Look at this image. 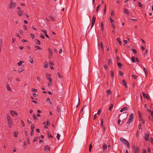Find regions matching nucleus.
<instances>
[{
  "mask_svg": "<svg viewBox=\"0 0 153 153\" xmlns=\"http://www.w3.org/2000/svg\"><path fill=\"white\" fill-rule=\"evenodd\" d=\"M42 31L44 33L45 36L48 38V35L47 34V31L46 30H42Z\"/></svg>",
  "mask_w": 153,
  "mask_h": 153,
  "instance_id": "nucleus-30",
  "label": "nucleus"
},
{
  "mask_svg": "<svg viewBox=\"0 0 153 153\" xmlns=\"http://www.w3.org/2000/svg\"><path fill=\"white\" fill-rule=\"evenodd\" d=\"M33 94V95L34 97H36L37 96V94H36V93H33V94Z\"/></svg>",
  "mask_w": 153,
  "mask_h": 153,
  "instance_id": "nucleus-62",
  "label": "nucleus"
},
{
  "mask_svg": "<svg viewBox=\"0 0 153 153\" xmlns=\"http://www.w3.org/2000/svg\"><path fill=\"white\" fill-rule=\"evenodd\" d=\"M138 4L139 6L140 7H142V4H141V3L139 1H138Z\"/></svg>",
  "mask_w": 153,
  "mask_h": 153,
  "instance_id": "nucleus-50",
  "label": "nucleus"
},
{
  "mask_svg": "<svg viewBox=\"0 0 153 153\" xmlns=\"http://www.w3.org/2000/svg\"><path fill=\"white\" fill-rule=\"evenodd\" d=\"M48 66V62H47L46 61H45V65L44 66V67L45 68H47Z\"/></svg>",
  "mask_w": 153,
  "mask_h": 153,
  "instance_id": "nucleus-41",
  "label": "nucleus"
},
{
  "mask_svg": "<svg viewBox=\"0 0 153 153\" xmlns=\"http://www.w3.org/2000/svg\"><path fill=\"white\" fill-rule=\"evenodd\" d=\"M132 77L134 79H136L137 78V76L136 75H132Z\"/></svg>",
  "mask_w": 153,
  "mask_h": 153,
  "instance_id": "nucleus-53",
  "label": "nucleus"
},
{
  "mask_svg": "<svg viewBox=\"0 0 153 153\" xmlns=\"http://www.w3.org/2000/svg\"><path fill=\"white\" fill-rule=\"evenodd\" d=\"M143 69L144 71V73H145L146 76V77H147L148 74L147 69H146V68L145 67H144L143 68Z\"/></svg>",
  "mask_w": 153,
  "mask_h": 153,
  "instance_id": "nucleus-15",
  "label": "nucleus"
},
{
  "mask_svg": "<svg viewBox=\"0 0 153 153\" xmlns=\"http://www.w3.org/2000/svg\"><path fill=\"white\" fill-rule=\"evenodd\" d=\"M40 36L42 39H44L45 38L44 36L42 34H41Z\"/></svg>",
  "mask_w": 153,
  "mask_h": 153,
  "instance_id": "nucleus-60",
  "label": "nucleus"
},
{
  "mask_svg": "<svg viewBox=\"0 0 153 153\" xmlns=\"http://www.w3.org/2000/svg\"><path fill=\"white\" fill-rule=\"evenodd\" d=\"M119 74H120V76H122V75H123V72H122L121 71H119Z\"/></svg>",
  "mask_w": 153,
  "mask_h": 153,
  "instance_id": "nucleus-56",
  "label": "nucleus"
},
{
  "mask_svg": "<svg viewBox=\"0 0 153 153\" xmlns=\"http://www.w3.org/2000/svg\"><path fill=\"white\" fill-rule=\"evenodd\" d=\"M16 39L14 38H13V40H12V42L13 43H14L15 42H16Z\"/></svg>",
  "mask_w": 153,
  "mask_h": 153,
  "instance_id": "nucleus-63",
  "label": "nucleus"
},
{
  "mask_svg": "<svg viewBox=\"0 0 153 153\" xmlns=\"http://www.w3.org/2000/svg\"><path fill=\"white\" fill-rule=\"evenodd\" d=\"M108 65H110L111 63V59H109L108 61Z\"/></svg>",
  "mask_w": 153,
  "mask_h": 153,
  "instance_id": "nucleus-35",
  "label": "nucleus"
},
{
  "mask_svg": "<svg viewBox=\"0 0 153 153\" xmlns=\"http://www.w3.org/2000/svg\"><path fill=\"white\" fill-rule=\"evenodd\" d=\"M113 107V105L112 104H111L109 106V110L111 111Z\"/></svg>",
  "mask_w": 153,
  "mask_h": 153,
  "instance_id": "nucleus-34",
  "label": "nucleus"
},
{
  "mask_svg": "<svg viewBox=\"0 0 153 153\" xmlns=\"http://www.w3.org/2000/svg\"><path fill=\"white\" fill-rule=\"evenodd\" d=\"M50 19L52 21H54L55 20V18L51 15L49 16Z\"/></svg>",
  "mask_w": 153,
  "mask_h": 153,
  "instance_id": "nucleus-22",
  "label": "nucleus"
},
{
  "mask_svg": "<svg viewBox=\"0 0 153 153\" xmlns=\"http://www.w3.org/2000/svg\"><path fill=\"white\" fill-rule=\"evenodd\" d=\"M131 60L134 63L135 62V58L134 56H132L131 58Z\"/></svg>",
  "mask_w": 153,
  "mask_h": 153,
  "instance_id": "nucleus-31",
  "label": "nucleus"
},
{
  "mask_svg": "<svg viewBox=\"0 0 153 153\" xmlns=\"http://www.w3.org/2000/svg\"><path fill=\"white\" fill-rule=\"evenodd\" d=\"M37 139H38L37 137H35L34 138V139L33 140V142H34L36 141L37 140Z\"/></svg>",
  "mask_w": 153,
  "mask_h": 153,
  "instance_id": "nucleus-52",
  "label": "nucleus"
},
{
  "mask_svg": "<svg viewBox=\"0 0 153 153\" xmlns=\"http://www.w3.org/2000/svg\"><path fill=\"white\" fill-rule=\"evenodd\" d=\"M122 83L125 86V87L126 88H128V86H127V84L126 81L124 79H123V81H122Z\"/></svg>",
  "mask_w": 153,
  "mask_h": 153,
  "instance_id": "nucleus-13",
  "label": "nucleus"
},
{
  "mask_svg": "<svg viewBox=\"0 0 153 153\" xmlns=\"http://www.w3.org/2000/svg\"><path fill=\"white\" fill-rule=\"evenodd\" d=\"M101 27L102 30V31L103 30L104 27H103V25L102 22L101 23Z\"/></svg>",
  "mask_w": 153,
  "mask_h": 153,
  "instance_id": "nucleus-42",
  "label": "nucleus"
},
{
  "mask_svg": "<svg viewBox=\"0 0 153 153\" xmlns=\"http://www.w3.org/2000/svg\"><path fill=\"white\" fill-rule=\"evenodd\" d=\"M100 5H101V4H99L98 5V6H97V7L96 10V12H97L98 10L99 7L100 6Z\"/></svg>",
  "mask_w": 153,
  "mask_h": 153,
  "instance_id": "nucleus-45",
  "label": "nucleus"
},
{
  "mask_svg": "<svg viewBox=\"0 0 153 153\" xmlns=\"http://www.w3.org/2000/svg\"><path fill=\"white\" fill-rule=\"evenodd\" d=\"M10 114L11 115L13 116H14L15 114L16 115H18L17 113L13 111H10Z\"/></svg>",
  "mask_w": 153,
  "mask_h": 153,
  "instance_id": "nucleus-12",
  "label": "nucleus"
},
{
  "mask_svg": "<svg viewBox=\"0 0 153 153\" xmlns=\"http://www.w3.org/2000/svg\"><path fill=\"white\" fill-rule=\"evenodd\" d=\"M48 86L51 85L52 84V79L51 78H48Z\"/></svg>",
  "mask_w": 153,
  "mask_h": 153,
  "instance_id": "nucleus-14",
  "label": "nucleus"
},
{
  "mask_svg": "<svg viewBox=\"0 0 153 153\" xmlns=\"http://www.w3.org/2000/svg\"><path fill=\"white\" fill-rule=\"evenodd\" d=\"M101 110L100 109H99L98 111V112H97V114L98 115H99L100 114V113H101Z\"/></svg>",
  "mask_w": 153,
  "mask_h": 153,
  "instance_id": "nucleus-57",
  "label": "nucleus"
},
{
  "mask_svg": "<svg viewBox=\"0 0 153 153\" xmlns=\"http://www.w3.org/2000/svg\"><path fill=\"white\" fill-rule=\"evenodd\" d=\"M106 4H105V7L104 10V14H105L106 13Z\"/></svg>",
  "mask_w": 153,
  "mask_h": 153,
  "instance_id": "nucleus-36",
  "label": "nucleus"
},
{
  "mask_svg": "<svg viewBox=\"0 0 153 153\" xmlns=\"http://www.w3.org/2000/svg\"><path fill=\"white\" fill-rule=\"evenodd\" d=\"M16 4L15 2H13V1H10L8 6L9 8L10 9H14L16 6Z\"/></svg>",
  "mask_w": 153,
  "mask_h": 153,
  "instance_id": "nucleus-2",
  "label": "nucleus"
},
{
  "mask_svg": "<svg viewBox=\"0 0 153 153\" xmlns=\"http://www.w3.org/2000/svg\"><path fill=\"white\" fill-rule=\"evenodd\" d=\"M139 121H141L143 124H144L145 123V120L140 116Z\"/></svg>",
  "mask_w": 153,
  "mask_h": 153,
  "instance_id": "nucleus-20",
  "label": "nucleus"
},
{
  "mask_svg": "<svg viewBox=\"0 0 153 153\" xmlns=\"http://www.w3.org/2000/svg\"><path fill=\"white\" fill-rule=\"evenodd\" d=\"M134 119V117L133 114L132 113H131L129 115L128 120L127 122V124L128 125V126L130 125L131 123L133 121Z\"/></svg>",
  "mask_w": 153,
  "mask_h": 153,
  "instance_id": "nucleus-1",
  "label": "nucleus"
},
{
  "mask_svg": "<svg viewBox=\"0 0 153 153\" xmlns=\"http://www.w3.org/2000/svg\"><path fill=\"white\" fill-rule=\"evenodd\" d=\"M35 43L37 45H40L41 42L40 41L37 39H36L35 40Z\"/></svg>",
  "mask_w": 153,
  "mask_h": 153,
  "instance_id": "nucleus-16",
  "label": "nucleus"
},
{
  "mask_svg": "<svg viewBox=\"0 0 153 153\" xmlns=\"http://www.w3.org/2000/svg\"><path fill=\"white\" fill-rule=\"evenodd\" d=\"M21 125L24 127L25 126V124L24 123V122H23V121L22 120H21Z\"/></svg>",
  "mask_w": 153,
  "mask_h": 153,
  "instance_id": "nucleus-46",
  "label": "nucleus"
},
{
  "mask_svg": "<svg viewBox=\"0 0 153 153\" xmlns=\"http://www.w3.org/2000/svg\"><path fill=\"white\" fill-rule=\"evenodd\" d=\"M111 27L113 28L114 29H115V26L114 25V23L111 24Z\"/></svg>",
  "mask_w": 153,
  "mask_h": 153,
  "instance_id": "nucleus-47",
  "label": "nucleus"
},
{
  "mask_svg": "<svg viewBox=\"0 0 153 153\" xmlns=\"http://www.w3.org/2000/svg\"><path fill=\"white\" fill-rule=\"evenodd\" d=\"M142 153H147L145 149H143L142 151Z\"/></svg>",
  "mask_w": 153,
  "mask_h": 153,
  "instance_id": "nucleus-64",
  "label": "nucleus"
},
{
  "mask_svg": "<svg viewBox=\"0 0 153 153\" xmlns=\"http://www.w3.org/2000/svg\"><path fill=\"white\" fill-rule=\"evenodd\" d=\"M34 126L33 124H32L31 126V130H34Z\"/></svg>",
  "mask_w": 153,
  "mask_h": 153,
  "instance_id": "nucleus-40",
  "label": "nucleus"
},
{
  "mask_svg": "<svg viewBox=\"0 0 153 153\" xmlns=\"http://www.w3.org/2000/svg\"><path fill=\"white\" fill-rule=\"evenodd\" d=\"M24 62L22 61H20L17 64L19 66H20L22 65V63Z\"/></svg>",
  "mask_w": 153,
  "mask_h": 153,
  "instance_id": "nucleus-26",
  "label": "nucleus"
},
{
  "mask_svg": "<svg viewBox=\"0 0 153 153\" xmlns=\"http://www.w3.org/2000/svg\"><path fill=\"white\" fill-rule=\"evenodd\" d=\"M34 133V130H31V132H30V134L31 135H33Z\"/></svg>",
  "mask_w": 153,
  "mask_h": 153,
  "instance_id": "nucleus-61",
  "label": "nucleus"
},
{
  "mask_svg": "<svg viewBox=\"0 0 153 153\" xmlns=\"http://www.w3.org/2000/svg\"><path fill=\"white\" fill-rule=\"evenodd\" d=\"M100 47H101V48H102V50L103 51L104 50V48L103 47V44L102 43V42H100Z\"/></svg>",
  "mask_w": 153,
  "mask_h": 153,
  "instance_id": "nucleus-27",
  "label": "nucleus"
},
{
  "mask_svg": "<svg viewBox=\"0 0 153 153\" xmlns=\"http://www.w3.org/2000/svg\"><path fill=\"white\" fill-rule=\"evenodd\" d=\"M127 119V117H126L125 118L122 120V123H123L125 122Z\"/></svg>",
  "mask_w": 153,
  "mask_h": 153,
  "instance_id": "nucleus-55",
  "label": "nucleus"
},
{
  "mask_svg": "<svg viewBox=\"0 0 153 153\" xmlns=\"http://www.w3.org/2000/svg\"><path fill=\"white\" fill-rule=\"evenodd\" d=\"M24 11L23 10H19L17 11V13L19 16H21L24 13Z\"/></svg>",
  "mask_w": 153,
  "mask_h": 153,
  "instance_id": "nucleus-9",
  "label": "nucleus"
},
{
  "mask_svg": "<svg viewBox=\"0 0 153 153\" xmlns=\"http://www.w3.org/2000/svg\"><path fill=\"white\" fill-rule=\"evenodd\" d=\"M29 61L31 63H33V58L31 57V56L29 57Z\"/></svg>",
  "mask_w": 153,
  "mask_h": 153,
  "instance_id": "nucleus-21",
  "label": "nucleus"
},
{
  "mask_svg": "<svg viewBox=\"0 0 153 153\" xmlns=\"http://www.w3.org/2000/svg\"><path fill=\"white\" fill-rule=\"evenodd\" d=\"M103 146V151H105L107 148V145L105 143H103L102 144Z\"/></svg>",
  "mask_w": 153,
  "mask_h": 153,
  "instance_id": "nucleus-18",
  "label": "nucleus"
},
{
  "mask_svg": "<svg viewBox=\"0 0 153 153\" xmlns=\"http://www.w3.org/2000/svg\"><path fill=\"white\" fill-rule=\"evenodd\" d=\"M32 91L33 92H36L37 91V90L36 89H34V88H32Z\"/></svg>",
  "mask_w": 153,
  "mask_h": 153,
  "instance_id": "nucleus-48",
  "label": "nucleus"
},
{
  "mask_svg": "<svg viewBox=\"0 0 153 153\" xmlns=\"http://www.w3.org/2000/svg\"><path fill=\"white\" fill-rule=\"evenodd\" d=\"M124 13L127 14H128L129 13L128 10L127 9L125 8L124 9Z\"/></svg>",
  "mask_w": 153,
  "mask_h": 153,
  "instance_id": "nucleus-29",
  "label": "nucleus"
},
{
  "mask_svg": "<svg viewBox=\"0 0 153 153\" xmlns=\"http://www.w3.org/2000/svg\"><path fill=\"white\" fill-rule=\"evenodd\" d=\"M111 15L112 16H114V13L113 10L111 11Z\"/></svg>",
  "mask_w": 153,
  "mask_h": 153,
  "instance_id": "nucleus-59",
  "label": "nucleus"
},
{
  "mask_svg": "<svg viewBox=\"0 0 153 153\" xmlns=\"http://www.w3.org/2000/svg\"><path fill=\"white\" fill-rule=\"evenodd\" d=\"M14 136L16 137H17L18 135V133H17L16 131H14L13 132Z\"/></svg>",
  "mask_w": 153,
  "mask_h": 153,
  "instance_id": "nucleus-43",
  "label": "nucleus"
},
{
  "mask_svg": "<svg viewBox=\"0 0 153 153\" xmlns=\"http://www.w3.org/2000/svg\"><path fill=\"white\" fill-rule=\"evenodd\" d=\"M44 128H48V120L47 121L46 125L45 126Z\"/></svg>",
  "mask_w": 153,
  "mask_h": 153,
  "instance_id": "nucleus-44",
  "label": "nucleus"
},
{
  "mask_svg": "<svg viewBox=\"0 0 153 153\" xmlns=\"http://www.w3.org/2000/svg\"><path fill=\"white\" fill-rule=\"evenodd\" d=\"M92 148V143H91L89 146V151L90 152H91V151Z\"/></svg>",
  "mask_w": 153,
  "mask_h": 153,
  "instance_id": "nucleus-24",
  "label": "nucleus"
},
{
  "mask_svg": "<svg viewBox=\"0 0 153 153\" xmlns=\"http://www.w3.org/2000/svg\"><path fill=\"white\" fill-rule=\"evenodd\" d=\"M133 150L134 153H139V147H136L135 146L133 147Z\"/></svg>",
  "mask_w": 153,
  "mask_h": 153,
  "instance_id": "nucleus-6",
  "label": "nucleus"
},
{
  "mask_svg": "<svg viewBox=\"0 0 153 153\" xmlns=\"http://www.w3.org/2000/svg\"><path fill=\"white\" fill-rule=\"evenodd\" d=\"M107 95H109L111 94V91L110 90H108L107 91Z\"/></svg>",
  "mask_w": 153,
  "mask_h": 153,
  "instance_id": "nucleus-28",
  "label": "nucleus"
},
{
  "mask_svg": "<svg viewBox=\"0 0 153 153\" xmlns=\"http://www.w3.org/2000/svg\"><path fill=\"white\" fill-rule=\"evenodd\" d=\"M111 76L112 78H113L114 77V72L112 70H111L110 71Z\"/></svg>",
  "mask_w": 153,
  "mask_h": 153,
  "instance_id": "nucleus-23",
  "label": "nucleus"
},
{
  "mask_svg": "<svg viewBox=\"0 0 153 153\" xmlns=\"http://www.w3.org/2000/svg\"><path fill=\"white\" fill-rule=\"evenodd\" d=\"M143 96L144 97V98H146L147 99H149V96L148 95V94H145L144 93H143Z\"/></svg>",
  "mask_w": 153,
  "mask_h": 153,
  "instance_id": "nucleus-17",
  "label": "nucleus"
},
{
  "mask_svg": "<svg viewBox=\"0 0 153 153\" xmlns=\"http://www.w3.org/2000/svg\"><path fill=\"white\" fill-rule=\"evenodd\" d=\"M7 119L8 121V125L9 128H11L13 126V122L11 118L9 115H7Z\"/></svg>",
  "mask_w": 153,
  "mask_h": 153,
  "instance_id": "nucleus-4",
  "label": "nucleus"
},
{
  "mask_svg": "<svg viewBox=\"0 0 153 153\" xmlns=\"http://www.w3.org/2000/svg\"><path fill=\"white\" fill-rule=\"evenodd\" d=\"M30 36L32 39H34L35 37V35L32 33L30 34Z\"/></svg>",
  "mask_w": 153,
  "mask_h": 153,
  "instance_id": "nucleus-37",
  "label": "nucleus"
},
{
  "mask_svg": "<svg viewBox=\"0 0 153 153\" xmlns=\"http://www.w3.org/2000/svg\"><path fill=\"white\" fill-rule=\"evenodd\" d=\"M149 133L145 134L144 135V139L146 141H149Z\"/></svg>",
  "mask_w": 153,
  "mask_h": 153,
  "instance_id": "nucleus-7",
  "label": "nucleus"
},
{
  "mask_svg": "<svg viewBox=\"0 0 153 153\" xmlns=\"http://www.w3.org/2000/svg\"><path fill=\"white\" fill-rule=\"evenodd\" d=\"M23 28L25 30H27V27L25 25H23Z\"/></svg>",
  "mask_w": 153,
  "mask_h": 153,
  "instance_id": "nucleus-51",
  "label": "nucleus"
},
{
  "mask_svg": "<svg viewBox=\"0 0 153 153\" xmlns=\"http://www.w3.org/2000/svg\"><path fill=\"white\" fill-rule=\"evenodd\" d=\"M49 54V58L51 59L53 55V51L50 49H48V55Z\"/></svg>",
  "mask_w": 153,
  "mask_h": 153,
  "instance_id": "nucleus-8",
  "label": "nucleus"
},
{
  "mask_svg": "<svg viewBox=\"0 0 153 153\" xmlns=\"http://www.w3.org/2000/svg\"><path fill=\"white\" fill-rule=\"evenodd\" d=\"M120 140L122 143L125 145H126L127 146V147L128 148H129V143L128 142L127 140L122 137L120 138Z\"/></svg>",
  "mask_w": 153,
  "mask_h": 153,
  "instance_id": "nucleus-3",
  "label": "nucleus"
},
{
  "mask_svg": "<svg viewBox=\"0 0 153 153\" xmlns=\"http://www.w3.org/2000/svg\"><path fill=\"white\" fill-rule=\"evenodd\" d=\"M117 65L120 68L122 66V64L120 62H117Z\"/></svg>",
  "mask_w": 153,
  "mask_h": 153,
  "instance_id": "nucleus-39",
  "label": "nucleus"
},
{
  "mask_svg": "<svg viewBox=\"0 0 153 153\" xmlns=\"http://www.w3.org/2000/svg\"><path fill=\"white\" fill-rule=\"evenodd\" d=\"M60 134H57L56 137L57 138V139L58 140H59V138H60Z\"/></svg>",
  "mask_w": 153,
  "mask_h": 153,
  "instance_id": "nucleus-49",
  "label": "nucleus"
},
{
  "mask_svg": "<svg viewBox=\"0 0 153 153\" xmlns=\"http://www.w3.org/2000/svg\"><path fill=\"white\" fill-rule=\"evenodd\" d=\"M128 107H124L121 109V110H120V112H122L124 111L128 110Z\"/></svg>",
  "mask_w": 153,
  "mask_h": 153,
  "instance_id": "nucleus-10",
  "label": "nucleus"
},
{
  "mask_svg": "<svg viewBox=\"0 0 153 153\" xmlns=\"http://www.w3.org/2000/svg\"><path fill=\"white\" fill-rule=\"evenodd\" d=\"M35 47L38 50H42V48L39 46L37 45H35Z\"/></svg>",
  "mask_w": 153,
  "mask_h": 153,
  "instance_id": "nucleus-32",
  "label": "nucleus"
},
{
  "mask_svg": "<svg viewBox=\"0 0 153 153\" xmlns=\"http://www.w3.org/2000/svg\"><path fill=\"white\" fill-rule=\"evenodd\" d=\"M6 87L7 90L9 91H12L11 89L9 84L8 83L6 84Z\"/></svg>",
  "mask_w": 153,
  "mask_h": 153,
  "instance_id": "nucleus-11",
  "label": "nucleus"
},
{
  "mask_svg": "<svg viewBox=\"0 0 153 153\" xmlns=\"http://www.w3.org/2000/svg\"><path fill=\"white\" fill-rule=\"evenodd\" d=\"M96 16L95 15H94L93 16L92 18V24H91V27L94 26V24H95V21H96Z\"/></svg>",
  "mask_w": 153,
  "mask_h": 153,
  "instance_id": "nucleus-5",
  "label": "nucleus"
},
{
  "mask_svg": "<svg viewBox=\"0 0 153 153\" xmlns=\"http://www.w3.org/2000/svg\"><path fill=\"white\" fill-rule=\"evenodd\" d=\"M2 44V39H0V47H1Z\"/></svg>",
  "mask_w": 153,
  "mask_h": 153,
  "instance_id": "nucleus-54",
  "label": "nucleus"
},
{
  "mask_svg": "<svg viewBox=\"0 0 153 153\" xmlns=\"http://www.w3.org/2000/svg\"><path fill=\"white\" fill-rule=\"evenodd\" d=\"M33 117L34 119L35 120H37L38 119V118L34 114H33Z\"/></svg>",
  "mask_w": 153,
  "mask_h": 153,
  "instance_id": "nucleus-25",
  "label": "nucleus"
},
{
  "mask_svg": "<svg viewBox=\"0 0 153 153\" xmlns=\"http://www.w3.org/2000/svg\"><path fill=\"white\" fill-rule=\"evenodd\" d=\"M117 40L118 42V43L119 45H121V41L120 40V37H117Z\"/></svg>",
  "mask_w": 153,
  "mask_h": 153,
  "instance_id": "nucleus-19",
  "label": "nucleus"
},
{
  "mask_svg": "<svg viewBox=\"0 0 153 153\" xmlns=\"http://www.w3.org/2000/svg\"><path fill=\"white\" fill-rule=\"evenodd\" d=\"M48 148V146L47 145L45 147V148H44L45 152L47 150Z\"/></svg>",
  "mask_w": 153,
  "mask_h": 153,
  "instance_id": "nucleus-58",
  "label": "nucleus"
},
{
  "mask_svg": "<svg viewBox=\"0 0 153 153\" xmlns=\"http://www.w3.org/2000/svg\"><path fill=\"white\" fill-rule=\"evenodd\" d=\"M109 20L111 24L113 23L114 22V20L111 17H109Z\"/></svg>",
  "mask_w": 153,
  "mask_h": 153,
  "instance_id": "nucleus-33",
  "label": "nucleus"
},
{
  "mask_svg": "<svg viewBox=\"0 0 153 153\" xmlns=\"http://www.w3.org/2000/svg\"><path fill=\"white\" fill-rule=\"evenodd\" d=\"M24 71L22 68H21L20 69L18 70V72L19 73H20Z\"/></svg>",
  "mask_w": 153,
  "mask_h": 153,
  "instance_id": "nucleus-38",
  "label": "nucleus"
}]
</instances>
